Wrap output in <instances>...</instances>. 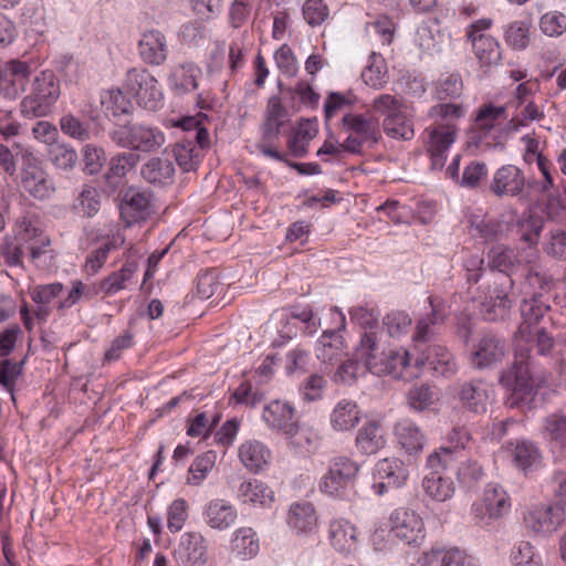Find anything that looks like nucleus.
Wrapping results in <instances>:
<instances>
[{"instance_id":"obj_18","label":"nucleus","mask_w":566,"mask_h":566,"mask_svg":"<svg viewBox=\"0 0 566 566\" xmlns=\"http://www.w3.org/2000/svg\"><path fill=\"white\" fill-rule=\"evenodd\" d=\"M17 223L19 227L18 235L12 239H6L1 245V254L8 265H22V255L27 250L22 241L28 242V240L38 237L39 229L29 218L23 217Z\"/></svg>"},{"instance_id":"obj_54","label":"nucleus","mask_w":566,"mask_h":566,"mask_svg":"<svg viewBox=\"0 0 566 566\" xmlns=\"http://www.w3.org/2000/svg\"><path fill=\"white\" fill-rule=\"evenodd\" d=\"M484 475L483 468L474 460H468L458 469V481L467 490H474Z\"/></svg>"},{"instance_id":"obj_21","label":"nucleus","mask_w":566,"mask_h":566,"mask_svg":"<svg viewBox=\"0 0 566 566\" xmlns=\"http://www.w3.org/2000/svg\"><path fill=\"white\" fill-rule=\"evenodd\" d=\"M375 474L381 480L377 488L378 494H382L388 488H400L409 476V471L403 461L397 458H385L377 462Z\"/></svg>"},{"instance_id":"obj_3","label":"nucleus","mask_w":566,"mask_h":566,"mask_svg":"<svg viewBox=\"0 0 566 566\" xmlns=\"http://www.w3.org/2000/svg\"><path fill=\"white\" fill-rule=\"evenodd\" d=\"M515 282L506 274H493L485 295L480 304L484 319L494 322L504 318L513 304Z\"/></svg>"},{"instance_id":"obj_51","label":"nucleus","mask_w":566,"mask_h":566,"mask_svg":"<svg viewBox=\"0 0 566 566\" xmlns=\"http://www.w3.org/2000/svg\"><path fill=\"white\" fill-rule=\"evenodd\" d=\"M463 83L459 74H444L437 82L436 96L439 101L455 99L462 95Z\"/></svg>"},{"instance_id":"obj_1","label":"nucleus","mask_w":566,"mask_h":566,"mask_svg":"<svg viewBox=\"0 0 566 566\" xmlns=\"http://www.w3.org/2000/svg\"><path fill=\"white\" fill-rule=\"evenodd\" d=\"M551 310L549 297H544L543 292L534 291L531 296L523 300L521 315L523 322L518 327L520 337L516 339V348L512 365L500 375V384L510 389L507 399L510 407H523L528 405L535 395L534 380L531 373L532 354L527 344H523L524 334L544 318Z\"/></svg>"},{"instance_id":"obj_45","label":"nucleus","mask_w":566,"mask_h":566,"mask_svg":"<svg viewBox=\"0 0 566 566\" xmlns=\"http://www.w3.org/2000/svg\"><path fill=\"white\" fill-rule=\"evenodd\" d=\"M422 486L432 500L443 502L454 493L453 483L440 474L430 473L423 479Z\"/></svg>"},{"instance_id":"obj_14","label":"nucleus","mask_w":566,"mask_h":566,"mask_svg":"<svg viewBox=\"0 0 566 566\" xmlns=\"http://www.w3.org/2000/svg\"><path fill=\"white\" fill-rule=\"evenodd\" d=\"M119 209L127 226L146 221L155 213L151 195L134 188L125 192Z\"/></svg>"},{"instance_id":"obj_22","label":"nucleus","mask_w":566,"mask_h":566,"mask_svg":"<svg viewBox=\"0 0 566 566\" xmlns=\"http://www.w3.org/2000/svg\"><path fill=\"white\" fill-rule=\"evenodd\" d=\"M178 559L185 566H203L208 560L206 538L199 532H187L181 536L177 551Z\"/></svg>"},{"instance_id":"obj_19","label":"nucleus","mask_w":566,"mask_h":566,"mask_svg":"<svg viewBox=\"0 0 566 566\" xmlns=\"http://www.w3.org/2000/svg\"><path fill=\"white\" fill-rule=\"evenodd\" d=\"M525 185L523 171L514 165H505L495 171L490 190L500 198L516 197L523 193Z\"/></svg>"},{"instance_id":"obj_59","label":"nucleus","mask_w":566,"mask_h":566,"mask_svg":"<svg viewBox=\"0 0 566 566\" xmlns=\"http://www.w3.org/2000/svg\"><path fill=\"white\" fill-rule=\"evenodd\" d=\"M101 104L107 116H118L127 112V102L119 90H108L101 94Z\"/></svg>"},{"instance_id":"obj_32","label":"nucleus","mask_w":566,"mask_h":566,"mask_svg":"<svg viewBox=\"0 0 566 566\" xmlns=\"http://www.w3.org/2000/svg\"><path fill=\"white\" fill-rule=\"evenodd\" d=\"M142 176L149 184L167 186L174 182L175 166L168 158L154 157L143 166Z\"/></svg>"},{"instance_id":"obj_27","label":"nucleus","mask_w":566,"mask_h":566,"mask_svg":"<svg viewBox=\"0 0 566 566\" xmlns=\"http://www.w3.org/2000/svg\"><path fill=\"white\" fill-rule=\"evenodd\" d=\"M469 232L473 238L485 242L495 241L504 233V223L495 218H489L484 213L471 212L467 216Z\"/></svg>"},{"instance_id":"obj_23","label":"nucleus","mask_w":566,"mask_h":566,"mask_svg":"<svg viewBox=\"0 0 566 566\" xmlns=\"http://www.w3.org/2000/svg\"><path fill=\"white\" fill-rule=\"evenodd\" d=\"M386 433L377 420L365 422L357 431L355 447L360 454L374 455L386 446Z\"/></svg>"},{"instance_id":"obj_52","label":"nucleus","mask_w":566,"mask_h":566,"mask_svg":"<svg viewBox=\"0 0 566 566\" xmlns=\"http://www.w3.org/2000/svg\"><path fill=\"white\" fill-rule=\"evenodd\" d=\"M505 106H495L486 104L481 106L475 116V126L484 135H486L495 125L496 120L504 117Z\"/></svg>"},{"instance_id":"obj_61","label":"nucleus","mask_w":566,"mask_h":566,"mask_svg":"<svg viewBox=\"0 0 566 566\" xmlns=\"http://www.w3.org/2000/svg\"><path fill=\"white\" fill-rule=\"evenodd\" d=\"M544 252L557 260L566 261V231L556 229L549 232Z\"/></svg>"},{"instance_id":"obj_12","label":"nucleus","mask_w":566,"mask_h":566,"mask_svg":"<svg viewBox=\"0 0 566 566\" xmlns=\"http://www.w3.org/2000/svg\"><path fill=\"white\" fill-rule=\"evenodd\" d=\"M423 367L442 377L452 376L457 371L453 355L439 344L429 345L427 350L415 359V365H411L412 370L417 373V377Z\"/></svg>"},{"instance_id":"obj_34","label":"nucleus","mask_w":566,"mask_h":566,"mask_svg":"<svg viewBox=\"0 0 566 566\" xmlns=\"http://www.w3.org/2000/svg\"><path fill=\"white\" fill-rule=\"evenodd\" d=\"M462 406L471 412L483 413L486 411L488 392L479 382H464L458 392Z\"/></svg>"},{"instance_id":"obj_57","label":"nucleus","mask_w":566,"mask_h":566,"mask_svg":"<svg viewBox=\"0 0 566 566\" xmlns=\"http://www.w3.org/2000/svg\"><path fill=\"white\" fill-rule=\"evenodd\" d=\"M513 566H543L541 557L528 542H520L512 551Z\"/></svg>"},{"instance_id":"obj_55","label":"nucleus","mask_w":566,"mask_h":566,"mask_svg":"<svg viewBox=\"0 0 566 566\" xmlns=\"http://www.w3.org/2000/svg\"><path fill=\"white\" fill-rule=\"evenodd\" d=\"M174 157L184 171L195 170L198 165V153L191 140L177 143L172 149Z\"/></svg>"},{"instance_id":"obj_53","label":"nucleus","mask_w":566,"mask_h":566,"mask_svg":"<svg viewBox=\"0 0 566 566\" xmlns=\"http://www.w3.org/2000/svg\"><path fill=\"white\" fill-rule=\"evenodd\" d=\"M49 154L53 165L63 170L73 169L78 159L76 150L63 143L52 145Z\"/></svg>"},{"instance_id":"obj_60","label":"nucleus","mask_w":566,"mask_h":566,"mask_svg":"<svg viewBox=\"0 0 566 566\" xmlns=\"http://www.w3.org/2000/svg\"><path fill=\"white\" fill-rule=\"evenodd\" d=\"M530 338L532 343L535 344V348L539 355L549 354L554 347V338L546 332L544 327H534L527 329L524 334L523 344H527V346L532 349L533 347L528 344Z\"/></svg>"},{"instance_id":"obj_47","label":"nucleus","mask_w":566,"mask_h":566,"mask_svg":"<svg viewBox=\"0 0 566 566\" xmlns=\"http://www.w3.org/2000/svg\"><path fill=\"white\" fill-rule=\"evenodd\" d=\"M553 279L539 266L531 265L527 269L525 277L526 294L531 296L534 291L543 292L544 297H549V292L553 289Z\"/></svg>"},{"instance_id":"obj_38","label":"nucleus","mask_w":566,"mask_h":566,"mask_svg":"<svg viewBox=\"0 0 566 566\" xmlns=\"http://www.w3.org/2000/svg\"><path fill=\"white\" fill-rule=\"evenodd\" d=\"M480 66L488 72L492 66L500 64L502 52L497 40L491 38H479L472 48Z\"/></svg>"},{"instance_id":"obj_48","label":"nucleus","mask_w":566,"mask_h":566,"mask_svg":"<svg viewBox=\"0 0 566 566\" xmlns=\"http://www.w3.org/2000/svg\"><path fill=\"white\" fill-rule=\"evenodd\" d=\"M512 457L514 463L523 471L537 465L541 461L538 449L528 441H518L515 444Z\"/></svg>"},{"instance_id":"obj_5","label":"nucleus","mask_w":566,"mask_h":566,"mask_svg":"<svg viewBox=\"0 0 566 566\" xmlns=\"http://www.w3.org/2000/svg\"><path fill=\"white\" fill-rule=\"evenodd\" d=\"M342 125L347 138L340 144L344 151L359 155L364 145L373 147L379 140L380 133L378 123L373 119L365 118L358 114H346L342 118Z\"/></svg>"},{"instance_id":"obj_9","label":"nucleus","mask_w":566,"mask_h":566,"mask_svg":"<svg viewBox=\"0 0 566 566\" xmlns=\"http://www.w3.org/2000/svg\"><path fill=\"white\" fill-rule=\"evenodd\" d=\"M506 352L507 346L503 337L485 333L473 345L470 361L474 369L493 368L502 363Z\"/></svg>"},{"instance_id":"obj_37","label":"nucleus","mask_w":566,"mask_h":566,"mask_svg":"<svg viewBox=\"0 0 566 566\" xmlns=\"http://www.w3.org/2000/svg\"><path fill=\"white\" fill-rule=\"evenodd\" d=\"M55 103L49 101L45 95L30 88L20 103L21 115L25 118L46 117L53 113Z\"/></svg>"},{"instance_id":"obj_56","label":"nucleus","mask_w":566,"mask_h":566,"mask_svg":"<svg viewBox=\"0 0 566 566\" xmlns=\"http://www.w3.org/2000/svg\"><path fill=\"white\" fill-rule=\"evenodd\" d=\"M305 21L311 27H318L329 15V9L323 0H306L302 7Z\"/></svg>"},{"instance_id":"obj_25","label":"nucleus","mask_w":566,"mask_h":566,"mask_svg":"<svg viewBox=\"0 0 566 566\" xmlns=\"http://www.w3.org/2000/svg\"><path fill=\"white\" fill-rule=\"evenodd\" d=\"M488 265L493 274H506L510 277L524 266L517 253L505 245L493 247L488 253Z\"/></svg>"},{"instance_id":"obj_39","label":"nucleus","mask_w":566,"mask_h":566,"mask_svg":"<svg viewBox=\"0 0 566 566\" xmlns=\"http://www.w3.org/2000/svg\"><path fill=\"white\" fill-rule=\"evenodd\" d=\"M465 553L459 548H432L423 553L422 566H465Z\"/></svg>"},{"instance_id":"obj_16","label":"nucleus","mask_w":566,"mask_h":566,"mask_svg":"<svg viewBox=\"0 0 566 566\" xmlns=\"http://www.w3.org/2000/svg\"><path fill=\"white\" fill-rule=\"evenodd\" d=\"M525 526L536 534L549 535L564 522V510L559 505H539L524 516Z\"/></svg>"},{"instance_id":"obj_24","label":"nucleus","mask_w":566,"mask_h":566,"mask_svg":"<svg viewBox=\"0 0 566 566\" xmlns=\"http://www.w3.org/2000/svg\"><path fill=\"white\" fill-rule=\"evenodd\" d=\"M205 522L217 531H226L231 527L238 517L237 510L223 499L209 501L203 509Z\"/></svg>"},{"instance_id":"obj_46","label":"nucleus","mask_w":566,"mask_h":566,"mask_svg":"<svg viewBox=\"0 0 566 566\" xmlns=\"http://www.w3.org/2000/svg\"><path fill=\"white\" fill-rule=\"evenodd\" d=\"M382 127L385 133L392 138L410 140L415 136L413 125L403 112L385 118Z\"/></svg>"},{"instance_id":"obj_7","label":"nucleus","mask_w":566,"mask_h":566,"mask_svg":"<svg viewBox=\"0 0 566 566\" xmlns=\"http://www.w3.org/2000/svg\"><path fill=\"white\" fill-rule=\"evenodd\" d=\"M22 159L21 187L34 199L45 200L50 198L55 191V186L40 160L31 153L23 154Z\"/></svg>"},{"instance_id":"obj_17","label":"nucleus","mask_w":566,"mask_h":566,"mask_svg":"<svg viewBox=\"0 0 566 566\" xmlns=\"http://www.w3.org/2000/svg\"><path fill=\"white\" fill-rule=\"evenodd\" d=\"M30 74L29 63L20 60L9 61L3 69H0V95L6 98H15L25 91Z\"/></svg>"},{"instance_id":"obj_20","label":"nucleus","mask_w":566,"mask_h":566,"mask_svg":"<svg viewBox=\"0 0 566 566\" xmlns=\"http://www.w3.org/2000/svg\"><path fill=\"white\" fill-rule=\"evenodd\" d=\"M290 122L289 109L283 105L280 95H272L266 103L261 132L264 142L279 139L281 129Z\"/></svg>"},{"instance_id":"obj_28","label":"nucleus","mask_w":566,"mask_h":566,"mask_svg":"<svg viewBox=\"0 0 566 566\" xmlns=\"http://www.w3.org/2000/svg\"><path fill=\"white\" fill-rule=\"evenodd\" d=\"M428 301L431 312L417 322L416 333L413 335L417 349H420V346L430 340L433 336L431 326L443 323L447 317L446 307L441 301L434 297H429Z\"/></svg>"},{"instance_id":"obj_49","label":"nucleus","mask_w":566,"mask_h":566,"mask_svg":"<svg viewBox=\"0 0 566 566\" xmlns=\"http://www.w3.org/2000/svg\"><path fill=\"white\" fill-rule=\"evenodd\" d=\"M59 124L62 133L75 140L86 142L91 138L90 124L82 122L72 113L64 114Z\"/></svg>"},{"instance_id":"obj_42","label":"nucleus","mask_w":566,"mask_h":566,"mask_svg":"<svg viewBox=\"0 0 566 566\" xmlns=\"http://www.w3.org/2000/svg\"><path fill=\"white\" fill-rule=\"evenodd\" d=\"M199 74L200 70L193 64L180 65L170 76L172 88L178 94L189 93L197 90V77Z\"/></svg>"},{"instance_id":"obj_41","label":"nucleus","mask_w":566,"mask_h":566,"mask_svg":"<svg viewBox=\"0 0 566 566\" xmlns=\"http://www.w3.org/2000/svg\"><path fill=\"white\" fill-rule=\"evenodd\" d=\"M231 551L242 558L253 557L259 552V539L251 527L238 528L231 541Z\"/></svg>"},{"instance_id":"obj_4","label":"nucleus","mask_w":566,"mask_h":566,"mask_svg":"<svg viewBox=\"0 0 566 566\" xmlns=\"http://www.w3.org/2000/svg\"><path fill=\"white\" fill-rule=\"evenodd\" d=\"M111 139L119 147L144 153L158 150L165 144V135L157 127L125 124L109 132Z\"/></svg>"},{"instance_id":"obj_40","label":"nucleus","mask_w":566,"mask_h":566,"mask_svg":"<svg viewBox=\"0 0 566 566\" xmlns=\"http://www.w3.org/2000/svg\"><path fill=\"white\" fill-rule=\"evenodd\" d=\"M137 269V262L127 261L120 270L111 273L107 277L102 280L98 290L106 295H113L126 289L127 283L133 279Z\"/></svg>"},{"instance_id":"obj_6","label":"nucleus","mask_w":566,"mask_h":566,"mask_svg":"<svg viewBox=\"0 0 566 566\" xmlns=\"http://www.w3.org/2000/svg\"><path fill=\"white\" fill-rule=\"evenodd\" d=\"M510 509L511 501L506 491L500 484L489 483L481 503L473 506V517L479 526L488 527L507 514Z\"/></svg>"},{"instance_id":"obj_30","label":"nucleus","mask_w":566,"mask_h":566,"mask_svg":"<svg viewBox=\"0 0 566 566\" xmlns=\"http://www.w3.org/2000/svg\"><path fill=\"white\" fill-rule=\"evenodd\" d=\"M360 421L358 405L348 399H342L334 407L329 422L335 431L346 432L353 430Z\"/></svg>"},{"instance_id":"obj_35","label":"nucleus","mask_w":566,"mask_h":566,"mask_svg":"<svg viewBox=\"0 0 566 566\" xmlns=\"http://www.w3.org/2000/svg\"><path fill=\"white\" fill-rule=\"evenodd\" d=\"M399 444L409 454H416L423 449L424 436L411 421L402 420L395 427Z\"/></svg>"},{"instance_id":"obj_64","label":"nucleus","mask_w":566,"mask_h":566,"mask_svg":"<svg viewBox=\"0 0 566 566\" xmlns=\"http://www.w3.org/2000/svg\"><path fill=\"white\" fill-rule=\"evenodd\" d=\"M545 432L548 438L560 444L566 443V415H551L545 420Z\"/></svg>"},{"instance_id":"obj_8","label":"nucleus","mask_w":566,"mask_h":566,"mask_svg":"<svg viewBox=\"0 0 566 566\" xmlns=\"http://www.w3.org/2000/svg\"><path fill=\"white\" fill-rule=\"evenodd\" d=\"M359 465L352 459L340 455L329 461L328 470L319 482V490L328 495H340L355 480Z\"/></svg>"},{"instance_id":"obj_26","label":"nucleus","mask_w":566,"mask_h":566,"mask_svg":"<svg viewBox=\"0 0 566 566\" xmlns=\"http://www.w3.org/2000/svg\"><path fill=\"white\" fill-rule=\"evenodd\" d=\"M139 55L148 64L160 65L167 59V41L159 31L145 32L138 43Z\"/></svg>"},{"instance_id":"obj_15","label":"nucleus","mask_w":566,"mask_h":566,"mask_svg":"<svg viewBox=\"0 0 566 566\" xmlns=\"http://www.w3.org/2000/svg\"><path fill=\"white\" fill-rule=\"evenodd\" d=\"M391 533L405 544H417L423 537L421 517L411 510L399 507L390 515Z\"/></svg>"},{"instance_id":"obj_11","label":"nucleus","mask_w":566,"mask_h":566,"mask_svg":"<svg viewBox=\"0 0 566 566\" xmlns=\"http://www.w3.org/2000/svg\"><path fill=\"white\" fill-rule=\"evenodd\" d=\"M125 84L139 105L153 111L157 108L163 94L157 80L147 70H129L126 74Z\"/></svg>"},{"instance_id":"obj_50","label":"nucleus","mask_w":566,"mask_h":566,"mask_svg":"<svg viewBox=\"0 0 566 566\" xmlns=\"http://www.w3.org/2000/svg\"><path fill=\"white\" fill-rule=\"evenodd\" d=\"M217 461L214 451H207L198 455L189 468L188 483L199 485L213 469Z\"/></svg>"},{"instance_id":"obj_44","label":"nucleus","mask_w":566,"mask_h":566,"mask_svg":"<svg viewBox=\"0 0 566 566\" xmlns=\"http://www.w3.org/2000/svg\"><path fill=\"white\" fill-rule=\"evenodd\" d=\"M101 209V195L96 188L86 186L82 189L73 203V210L85 218H93Z\"/></svg>"},{"instance_id":"obj_43","label":"nucleus","mask_w":566,"mask_h":566,"mask_svg":"<svg viewBox=\"0 0 566 566\" xmlns=\"http://www.w3.org/2000/svg\"><path fill=\"white\" fill-rule=\"evenodd\" d=\"M30 88L45 95L49 101L55 104L61 95L59 78L52 71L48 70L40 72L33 77Z\"/></svg>"},{"instance_id":"obj_36","label":"nucleus","mask_w":566,"mask_h":566,"mask_svg":"<svg viewBox=\"0 0 566 566\" xmlns=\"http://www.w3.org/2000/svg\"><path fill=\"white\" fill-rule=\"evenodd\" d=\"M238 499L243 503L265 506L273 501V492L263 482L250 479L240 484Z\"/></svg>"},{"instance_id":"obj_63","label":"nucleus","mask_w":566,"mask_h":566,"mask_svg":"<svg viewBox=\"0 0 566 566\" xmlns=\"http://www.w3.org/2000/svg\"><path fill=\"white\" fill-rule=\"evenodd\" d=\"M327 380L318 374L308 376L301 386V394L306 401H316L322 399L326 388Z\"/></svg>"},{"instance_id":"obj_13","label":"nucleus","mask_w":566,"mask_h":566,"mask_svg":"<svg viewBox=\"0 0 566 566\" xmlns=\"http://www.w3.org/2000/svg\"><path fill=\"white\" fill-rule=\"evenodd\" d=\"M427 153L430 156V168L441 170L447 160V151L455 140L457 130L451 125H438L427 128Z\"/></svg>"},{"instance_id":"obj_2","label":"nucleus","mask_w":566,"mask_h":566,"mask_svg":"<svg viewBox=\"0 0 566 566\" xmlns=\"http://www.w3.org/2000/svg\"><path fill=\"white\" fill-rule=\"evenodd\" d=\"M356 356L364 361V367L376 376L391 375L396 379L407 381L417 377V373L411 368L409 353L386 352L373 332H365L361 335Z\"/></svg>"},{"instance_id":"obj_31","label":"nucleus","mask_w":566,"mask_h":566,"mask_svg":"<svg viewBox=\"0 0 566 566\" xmlns=\"http://www.w3.org/2000/svg\"><path fill=\"white\" fill-rule=\"evenodd\" d=\"M317 520L315 509L310 502L294 503L290 507L287 523L297 534L313 532Z\"/></svg>"},{"instance_id":"obj_29","label":"nucleus","mask_w":566,"mask_h":566,"mask_svg":"<svg viewBox=\"0 0 566 566\" xmlns=\"http://www.w3.org/2000/svg\"><path fill=\"white\" fill-rule=\"evenodd\" d=\"M331 543L342 554H352L357 549V530L346 520H336L329 525Z\"/></svg>"},{"instance_id":"obj_62","label":"nucleus","mask_w":566,"mask_h":566,"mask_svg":"<svg viewBox=\"0 0 566 566\" xmlns=\"http://www.w3.org/2000/svg\"><path fill=\"white\" fill-rule=\"evenodd\" d=\"M542 32L548 36L560 35L566 31V15L558 11H551L539 20Z\"/></svg>"},{"instance_id":"obj_58","label":"nucleus","mask_w":566,"mask_h":566,"mask_svg":"<svg viewBox=\"0 0 566 566\" xmlns=\"http://www.w3.org/2000/svg\"><path fill=\"white\" fill-rule=\"evenodd\" d=\"M528 24L523 21H514L505 30L506 43L516 50H523L530 42Z\"/></svg>"},{"instance_id":"obj_33","label":"nucleus","mask_w":566,"mask_h":566,"mask_svg":"<svg viewBox=\"0 0 566 566\" xmlns=\"http://www.w3.org/2000/svg\"><path fill=\"white\" fill-rule=\"evenodd\" d=\"M271 452L260 441L249 440L239 448V458L251 472L258 473L268 464Z\"/></svg>"},{"instance_id":"obj_10","label":"nucleus","mask_w":566,"mask_h":566,"mask_svg":"<svg viewBox=\"0 0 566 566\" xmlns=\"http://www.w3.org/2000/svg\"><path fill=\"white\" fill-rule=\"evenodd\" d=\"M263 419L269 427L282 432L290 439H294V443L302 447L298 420L295 416V409L287 401L273 400L264 407Z\"/></svg>"}]
</instances>
